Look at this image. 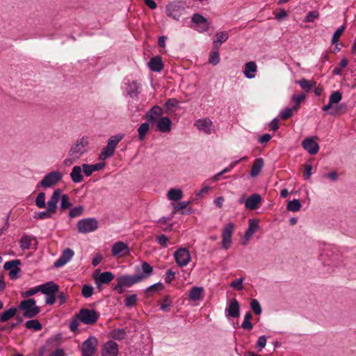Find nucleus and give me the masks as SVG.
I'll return each instance as SVG.
<instances>
[{"label":"nucleus","mask_w":356,"mask_h":356,"mask_svg":"<svg viewBox=\"0 0 356 356\" xmlns=\"http://www.w3.org/2000/svg\"><path fill=\"white\" fill-rule=\"evenodd\" d=\"M135 270L134 275H123L118 277L113 289L122 294L125 287H131L149 277L153 273V268L147 262L143 261L140 266L136 267Z\"/></svg>","instance_id":"f257e3e1"},{"label":"nucleus","mask_w":356,"mask_h":356,"mask_svg":"<svg viewBox=\"0 0 356 356\" xmlns=\"http://www.w3.org/2000/svg\"><path fill=\"white\" fill-rule=\"evenodd\" d=\"M18 309L23 311L22 316L26 318H34L40 312V308L37 306L36 301L33 298L21 301L18 305Z\"/></svg>","instance_id":"f03ea898"},{"label":"nucleus","mask_w":356,"mask_h":356,"mask_svg":"<svg viewBox=\"0 0 356 356\" xmlns=\"http://www.w3.org/2000/svg\"><path fill=\"white\" fill-rule=\"evenodd\" d=\"M63 175L60 171H52L47 174L40 182V186L47 188L56 185L63 179Z\"/></svg>","instance_id":"7ed1b4c3"},{"label":"nucleus","mask_w":356,"mask_h":356,"mask_svg":"<svg viewBox=\"0 0 356 356\" xmlns=\"http://www.w3.org/2000/svg\"><path fill=\"white\" fill-rule=\"evenodd\" d=\"M97 228L98 221L94 218L81 219L77 222L78 231L82 234L94 232Z\"/></svg>","instance_id":"20e7f679"},{"label":"nucleus","mask_w":356,"mask_h":356,"mask_svg":"<svg viewBox=\"0 0 356 356\" xmlns=\"http://www.w3.org/2000/svg\"><path fill=\"white\" fill-rule=\"evenodd\" d=\"M97 346L98 340L95 337L91 336L88 338L82 343V356H95L97 352Z\"/></svg>","instance_id":"39448f33"},{"label":"nucleus","mask_w":356,"mask_h":356,"mask_svg":"<svg viewBox=\"0 0 356 356\" xmlns=\"http://www.w3.org/2000/svg\"><path fill=\"white\" fill-rule=\"evenodd\" d=\"M88 145V138L82 137L72 146L69 152L70 157L78 159L86 152V147Z\"/></svg>","instance_id":"423d86ee"},{"label":"nucleus","mask_w":356,"mask_h":356,"mask_svg":"<svg viewBox=\"0 0 356 356\" xmlns=\"http://www.w3.org/2000/svg\"><path fill=\"white\" fill-rule=\"evenodd\" d=\"M81 322L86 325H92L95 323L98 318L99 315L95 310L81 309L77 314Z\"/></svg>","instance_id":"0eeeda50"},{"label":"nucleus","mask_w":356,"mask_h":356,"mask_svg":"<svg viewBox=\"0 0 356 356\" xmlns=\"http://www.w3.org/2000/svg\"><path fill=\"white\" fill-rule=\"evenodd\" d=\"M185 8L181 2H172L166 6V13L174 19L179 20L183 15Z\"/></svg>","instance_id":"6e6552de"},{"label":"nucleus","mask_w":356,"mask_h":356,"mask_svg":"<svg viewBox=\"0 0 356 356\" xmlns=\"http://www.w3.org/2000/svg\"><path fill=\"white\" fill-rule=\"evenodd\" d=\"M234 225L233 222L227 223L222 229V248L227 250L232 243V236L233 234Z\"/></svg>","instance_id":"1a4fd4ad"},{"label":"nucleus","mask_w":356,"mask_h":356,"mask_svg":"<svg viewBox=\"0 0 356 356\" xmlns=\"http://www.w3.org/2000/svg\"><path fill=\"white\" fill-rule=\"evenodd\" d=\"M177 264L181 266H186L191 261V254L186 248H181L174 253Z\"/></svg>","instance_id":"9d476101"},{"label":"nucleus","mask_w":356,"mask_h":356,"mask_svg":"<svg viewBox=\"0 0 356 356\" xmlns=\"http://www.w3.org/2000/svg\"><path fill=\"white\" fill-rule=\"evenodd\" d=\"M99 273V270H96L93 273V278L97 286L108 284L114 278V275L111 272L106 271L98 275Z\"/></svg>","instance_id":"9b49d317"},{"label":"nucleus","mask_w":356,"mask_h":356,"mask_svg":"<svg viewBox=\"0 0 356 356\" xmlns=\"http://www.w3.org/2000/svg\"><path fill=\"white\" fill-rule=\"evenodd\" d=\"M118 345L113 341H108L102 346V356H118Z\"/></svg>","instance_id":"f8f14e48"},{"label":"nucleus","mask_w":356,"mask_h":356,"mask_svg":"<svg viewBox=\"0 0 356 356\" xmlns=\"http://www.w3.org/2000/svg\"><path fill=\"white\" fill-rule=\"evenodd\" d=\"M61 190L60 188L56 189L52 193L50 199L47 202V207L48 211H51L53 213H55L57 210V204L60 198Z\"/></svg>","instance_id":"ddd939ff"},{"label":"nucleus","mask_w":356,"mask_h":356,"mask_svg":"<svg viewBox=\"0 0 356 356\" xmlns=\"http://www.w3.org/2000/svg\"><path fill=\"white\" fill-rule=\"evenodd\" d=\"M302 147L310 154L315 155L319 150L318 144L311 138H307L302 142Z\"/></svg>","instance_id":"4468645a"},{"label":"nucleus","mask_w":356,"mask_h":356,"mask_svg":"<svg viewBox=\"0 0 356 356\" xmlns=\"http://www.w3.org/2000/svg\"><path fill=\"white\" fill-rule=\"evenodd\" d=\"M74 252L70 248H66L63 250L61 256L54 262V267L60 268L65 265L74 256Z\"/></svg>","instance_id":"2eb2a0df"},{"label":"nucleus","mask_w":356,"mask_h":356,"mask_svg":"<svg viewBox=\"0 0 356 356\" xmlns=\"http://www.w3.org/2000/svg\"><path fill=\"white\" fill-rule=\"evenodd\" d=\"M163 113V108L159 106H153L145 115V119L147 122L152 123L156 122L159 117Z\"/></svg>","instance_id":"dca6fc26"},{"label":"nucleus","mask_w":356,"mask_h":356,"mask_svg":"<svg viewBox=\"0 0 356 356\" xmlns=\"http://www.w3.org/2000/svg\"><path fill=\"white\" fill-rule=\"evenodd\" d=\"M227 317L238 318L240 316V305L237 300L232 299L225 310Z\"/></svg>","instance_id":"f3484780"},{"label":"nucleus","mask_w":356,"mask_h":356,"mask_svg":"<svg viewBox=\"0 0 356 356\" xmlns=\"http://www.w3.org/2000/svg\"><path fill=\"white\" fill-rule=\"evenodd\" d=\"M191 21L193 23L200 25L199 31L200 32L207 31L209 29V24L207 18L198 13L193 15Z\"/></svg>","instance_id":"a211bd4d"},{"label":"nucleus","mask_w":356,"mask_h":356,"mask_svg":"<svg viewBox=\"0 0 356 356\" xmlns=\"http://www.w3.org/2000/svg\"><path fill=\"white\" fill-rule=\"evenodd\" d=\"M39 288L40 292L46 296L51 293H57L59 291V286L57 284H55L53 281L39 285Z\"/></svg>","instance_id":"6ab92c4d"},{"label":"nucleus","mask_w":356,"mask_h":356,"mask_svg":"<svg viewBox=\"0 0 356 356\" xmlns=\"http://www.w3.org/2000/svg\"><path fill=\"white\" fill-rule=\"evenodd\" d=\"M261 202V197L257 193L251 195L245 202V206L247 209L254 210L259 207Z\"/></svg>","instance_id":"aec40b11"},{"label":"nucleus","mask_w":356,"mask_h":356,"mask_svg":"<svg viewBox=\"0 0 356 356\" xmlns=\"http://www.w3.org/2000/svg\"><path fill=\"white\" fill-rule=\"evenodd\" d=\"M195 125L199 130L202 131L207 134H210L211 133L213 122L209 118L197 120L195 122Z\"/></svg>","instance_id":"412c9836"},{"label":"nucleus","mask_w":356,"mask_h":356,"mask_svg":"<svg viewBox=\"0 0 356 356\" xmlns=\"http://www.w3.org/2000/svg\"><path fill=\"white\" fill-rule=\"evenodd\" d=\"M172 122L168 117H162L157 120L156 127L162 133H168L171 130Z\"/></svg>","instance_id":"4be33fe9"},{"label":"nucleus","mask_w":356,"mask_h":356,"mask_svg":"<svg viewBox=\"0 0 356 356\" xmlns=\"http://www.w3.org/2000/svg\"><path fill=\"white\" fill-rule=\"evenodd\" d=\"M148 66L152 71L155 72H160L164 67L161 57L159 56L152 58L148 63Z\"/></svg>","instance_id":"5701e85b"},{"label":"nucleus","mask_w":356,"mask_h":356,"mask_svg":"<svg viewBox=\"0 0 356 356\" xmlns=\"http://www.w3.org/2000/svg\"><path fill=\"white\" fill-rule=\"evenodd\" d=\"M105 166L104 163H99L93 165L84 163L82 165V169L86 176H90L94 172L99 171Z\"/></svg>","instance_id":"b1692460"},{"label":"nucleus","mask_w":356,"mask_h":356,"mask_svg":"<svg viewBox=\"0 0 356 356\" xmlns=\"http://www.w3.org/2000/svg\"><path fill=\"white\" fill-rule=\"evenodd\" d=\"M189 204V201H183L179 202L177 205L174 207L173 213H175L178 211H180L181 213L183 215H189L192 213L193 209L188 207Z\"/></svg>","instance_id":"393cba45"},{"label":"nucleus","mask_w":356,"mask_h":356,"mask_svg":"<svg viewBox=\"0 0 356 356\" xmlns=\"http://www.w3.org/2000/svg\"><path fill=\"white\" fill-rule=\"evenodd\" d=\"M112 254L114 256L118 254H125L129 252V247L127 244L123 242H117L115 243L112 248Z\"/></svg>","instance_id":"a878e982"},{"label":"nucleus","mask_w":356,"mask_h":356,"mask_svg":"<svg viewBox=\"0 0 356 356\" xmlns=\"http://www.w3.org/2000/svg\"><path fill=\"white\" fill-rule=\"evenodd\" d=\"M229 35L226 31L217 32L216 34V39L213 40V49H219L220 46L223 42L228 40Z\"/></svg>","instance_id":"bb28decb"},{"label":"nucleus","mask_w":356,"mask_h":356,"mask_svg":"<svg viewBox=\"0 0 356 356\" xmlns=\"http://www.w3.org/2000/svg\"><path fill=\"white\" fill-rule=\"evenodd\" d=\"M257 65L254 62L250 61L245 64L244 69V74L248 79H253L255 77L257 72Z\"/></svg>","instance_id":"cd10ccee"},{"label":"nucleus","mask_w":356,"mask_h":356,"mask_svg":"<svg viewBox=\"0 0 356 356\" xmlns=\"http://www.w3.org/2000/svg\"><path fill=\"white\" fill-rule=\"evenodd\" d=\"M264 166V160L261 158L256 159L253 163L252 166V169L250 171V176L252 177H257L261 172L262 168Z\"/></svg>","instance_id":"c85d7f7f"},{"label":"nucleus","mask_w":356,"mask_h":356,"mask_svg":"<svg viewBox=\"0 0 356 356\" xmlns=\"http://www.w3.org/2000/svg\"><path fill=\"white\" fill-rule=\"evenodd\" d=\"M259 228L258 222L254 219L249 220L248 229L245 232V238L248 241Z\"/></svg>","instance_id":"c756f323"},{"label":"nucleus","mask_w":356,"mask_h":356,"mask_svg":"<svg viewBox=\"0 0 356 356\" xmlns=\"http://www.w3.org/2000/svg\"><path fill=\"white\" fill-rule=\"evenodd\" d=\"M203 288L200 286L193 287L188 294L191 300L196 301L202 298Z\"/></svg>","instance_id":"7c9ffc66"},{"label":"nucleus","mask_w":356,"mask_h":356,"mask_svg":"<svg viewBox=\"0 0 356 356\" xmlns=\"http://www.w3.org/2000/svg\"><path fill=\"white\" fill-rule=\"evenodd\" d=\"M70 177L74 183L81 182L83 179L81 174V168L79 165L74 166L70 173Z\"/></svg>","instance_id":"2f4dec72"},{"label":"nucleus","mask_w":356,"mask_h":356,"mask_svg":"<svg viewBox=\"0 0 356 356\" xmlns=\"http://www.w3.org/2000/svg\"><path fill=\"white\" fill-rule=\"evenodd\" d=\"M296 83L299 84L301 88L307 92H309L316 85V82L315 81H308L305 79H302L299 81H296Z\"/></svg>","instance_id":"473e14b6"},{"label":"nucleus","mask_w":356,"mask_h":356,"mask_svg":"<svg viewBox=\"0 0 356 356\" xmlns=\"http://www.w3.org/2000/svg\"><path fill=\"white\" fill-rule=\"evenodd\" d=\"M17 309L18 307H11L7 310H5L3 312L1 313L0 316L1 322H6L15 316Z\"/></svg>","instance_id":"72a5a7b5"},{"label":"nucleus","mask_w":356,"mask_h":356,"mask_svg":"<svg viewBox=\"0 0 356 356\" xmlns=\"http://www.w3.org/2000/svg\"><path fill=\"white\" fill-rule=\"evenodd\" d=\"M15 322L10 323L9 325L2 326L1 327V331L11 332L13 329L16 328L23 322L22 316L17 315L15 316Z\"/></svg>","instance_id":"f704fd0d"},{"label":"nucleus","mask_w":356,"mask_h":356,"mask_svg":"<svg viewBox=\"0 0 356 356\" xmlns=\"http://www.w3.org/2000/svg\"><path fill=\"white\" fill-rule=\"evenodd\" d=\"M127 336V332L125 329H115L110 332V337L115 340H122Z\"/></svg>","instance_id":"c9c22d12"},{"label":"nucleus","mask_w":356,"mask_h":356,"mask_svg":"<svg viewBox=\"0 0 356 356\" xmlns=\"http://www.w3.org/2000/svg\"><path fill=\"white\" fill-rule=\"evenodd\" d=\"M115 149L111 147L109 145L103 148L102 153L99 154V160H105L107 158L113 156L115 152Z\"/></svg>","instance_id":"e433bc0d"},{"label":"nucleus","mask_w":356,"mask_h":356,"mask_svg":"<svg viewBox=\"0 0 356 356\" xmlns=\"http://www.w3.org/2000/svg\"><path fill=\"white\" fill-rule=\"evenodd\" d=\"M25 327L29 330L39 331L42 330V324L36 319H30L25 323Z\"/></svg>","instance_id":"4c0bfd02"},{"label":"nucleus","mask_w":356,"mask_h":356,"mask_svg":"<svg viewBox=\"0 0 356 356\" xmlns=\"http://www.w3.org/2000/svg\"><path fill=\"white\" fill-rule=\"evenodd\" d=\"M183 193L180 189L172 188L168 193V197L170 200L178 201L182 198Z\"/></svg>","instance_id":"58836bf2"},{"label":"nucleus","mask_w":356,"mask_h":356,"mask_svg":"<svg viewBox=\"0 0 356 356\" xmlns=\"http://www.w3.org/2000/svg\"><path fill=\"white\" fill-rule=\"evenodd\" d=\"M164 289V285L161 282H157L156 284H154L149 286H148L145 289V293L147 294V296H150L152 293H156L158 291H160Z\"/></svg>","instance_id":"ea45409f"},{"label":"nucleus","mask_w":356,"mask_h":356,"mask_svg":"<svg viewBox=\"0 0 356 356\" xmlns=\"http://www.w3.org/2000/svg\"><path fill=\"white\" fill-rule=\"evenodd\" d=\"M124 136V135L123 134L112 136L108 138L107 144L115 149L118 144L122 140Z\"/></svg>","instance_id":"a19ab883"},{"label":"nucleus","mask_w":356,"mask_h":356,"mask_svg":"<svg viewBox=\"0 0 356 356\" xmlns=\"http://www.w3.org/2000/svg\"><path fill=\"white\" fill-rule=\"evenodd\" d=\"M149 129V125L148 122H144L140 125L138 129V138L140 140H143L145 138L147 133L148 132Z\"/></svg>","instance_id":"79ce46f5"},{"label":"nucleus","mask_w":356,"mask_h":356,"mask_svg":"<svg viewBox=\"0 0 356 356\" xmlns=\"http://www.w3.org/2000/svg\"><path fill=\"white\" fill-rule=\"evenodd\" d=\"M72 204L70 201V197L67 194L60 195V207L62 210H66L71 207Z\"/></svg>","instance_id":"37998d69"},{"label":"nucleus","mask_w":356,"mask_h":356,"mask_svg":"<svg viewBox=\"0 0 356 356\" xmlns=\"http://www.w3.org/2000/svg\"><path fill=\"white\" fill-rule=\"evenodd\" d=\"M301 208L300 202L298 200L294 199L288 202L286 205L287 210L290 211H298Z\"/></svg>","instance_id":"c03bdc74"},{"label":"nucleus","mask_w":356,"mask_h":356,"mask_svg":"<svg viewBox=\"0 0 356 356\" xmlns=\"http://www.w3.org/2000/svg\"><path fill=\"white\" fill-rule=\"evenodd\" d=\"M219 49H214L210 53L209 63L213 65H216L220 62Z\"/></svg>","instance_id":"a18cd8bd"},{"label":"nucleus","mask_w":356,"mask_h":356,"mask_svg":"<svg viewBox=\"0 0 356 356\" xmlns=\"http://www.w3.org/2000/svg\"><path fill=\"white\" fill-rule=\"evenodd\" d=\"M305 98L306 96L304 93L293 95L292 99L295 104L293 106L295 110H298L300 108V104L305 99Z\"/></svg>","instance_id":"49530a36"},{"label":"nucleus","mask_w":356,"mask_h":356,"mask_svg":"<svg viewBox=\"0 0 356 356\" xmlns=\"http://www.w3.org/2000/svg\"><path fill=\"white\" fill-rule=\"evenodd\" d=\"M138 86L136 81H132L127 88V93L131 97H136L138 95Z\"/></svg>","instance_id":"de8ad7c7"},{"label":"nucleus","mask_w":356,"mask_h":356,"mask_svg":"<svg viewBox=\"0 0 356 356\" xmlns=\"http://www.w3.org/2000/svg\"><path fill=\"white\" fill-rule=\"evenodd\" d=\"M19 245L22 250H28L31 245V238L28 235H24L22 236L19 241Z\"/></svg>","instance_id":"09e8293b"},{"label":"nucleus","mask_w":356,"mask_h":356,"mask_svg":"<svg viewBox=\"0 0 356 356\" xmlns=\"http://www.w3.org/2000/svg\"><path fill=\"white\" fill-rule=\"evenodd\" d=\"M35 205L40 208L43 209L46 207L45 204V193L43 192L39 193L35 198Z\"/></svg>","instance_id":"8fccbe9b"},{"label":"nucleus","mask_w":356,"mask_h":356,"mask_svg":"<svg viewBox=\"0 0 356 356\" xmlns=\"http://www.w3.org/2000/svg\"><path fill=\"white\" fill-rule=\"evenodd\" d=\"M94 292V288L91 285L84 284L82 286L81 289V295L86 298H88L91 297Z\"/></svg>","instance_id":"3c124183"},{"label":"nucleus","mask_w":356,"mask_h":356,"mask_svg":"<svg viewBox=\"0 0 356 356\" xmlns=\"http://www.w3.org/2000/svg\"><path fill=\"white\" fill-rule=\"evenodd\" d=\"M84 208L83 206H77L72 209L69 212V217L71 218H76L83 214Z\"/></svg>","instance_id":"603ef678"},{"label":"nucleus","mask_w":356,"mask_h":356,"mask_svg":"<svg viewBox=\"0 0 356 356\" xmlns=\"http://www.w3.org/2000/svg\"><path fill=\"white\" fill-rule=\"evenodd\" d=\"M345 29H346V26L343 25L336 30V31L334 33L332 38V44L337 43V42L339 40V38L343 34Z\"/></svg>","instance_id":"864d4df0"},{"label":"nucleus","mask_w":356,"mask_h":356,"mask_svg":"<svg viewBox=\"0 0 356 356\" xmlns=\"http://www.w3.org/2000/svg\"><path fill=\"white\" fill-rule=\"evenodd\" d=\"M20 261L19 259H14L9 261H7L3 265V268L5 270H9L10 271L12 269H15V268H19L18 265L20 264Z\"/></svg>","instance_id":"5fc2aeb1"},{"label":"nucleus","mask_w":356,"mask_h":356,"mask_svg":"<svg viewBox=\"0 0 356 356\" xmlns=\"http://www.w3.org/2000/svg\"><path fill=\"white\" fill-rule=\"evenodd\" d=\"M54 213L51 211H48V209H47L46 211H40L35 213L33 216V218L35 219H46V218H51L52 217V215Z\"/></svg>","instance_id":"6e6d98bb"},{"label":"nucleus","mask_w":356,"mask_h":356,"mask_svg":"<svg viewBox=\"0 0 356 356\" xmlns=\"http://www.w3.org/2000/svg\"><path fill=\"white\" fill-rule=\"evenodd\" d=\"M250 307L257 315H260L262 312V309L260 305V303L256 299L252 300L250 302Z\"/></svg>","instance_id":"4d7b16f0"},{"label":"nucleus","mask_w":356,"mask_h":356,"mask_svg":"<svg viewBox=\"0 0 356 356\" xmlns=\"http://www.w3.org/2000/svg\"><path fill=\"white\" fill-rule=\"evenodd\" d=\"M347 106L345 104H341L336 106L333 109H332L329 113L332 115H335L340 113H345L346 111Z\"/></svg>","instance_id":"13d9d810"},{"label":"nucleus","mask_w":356,"mask_h":356,"mask_svg":"<svg viewBox=\"0 0 356 356\" xmlns=\"http://www.w3.org/2000/svg\"><path fill=\"white\" fill-rule=\"evenodd\" d=\"M342 99V94L339 91H335L331 94L329 98L330 104H338Z\"/></svg>","instance_id":"bf43d9fd"},{"label":"nucleus","mask_w":356,"mask_h":356,"mask_svg":"<svg viewBox=\"0 0 356 356\" xmlns=\"http://www.w3.org/2000/svg\"><path fill=\"white\" fill-rule=\"evenodd\" d=\"M136 302L137 296L136 294H133L126 298L124 300V305L127 307H132L136 305Z\"/></svg>","instance_id":"052dcab7"},{"label":"nucleus","mask_w":356,"mask_h":356,"mask_svg":"<svg viewBox=\"0 0 356 356\" xmlns=\"http://www.w3.org/2000/svg\"><path fill=\"white\" fill-rule=\"evenodd\" d=\"M319 17V13L318 11H309L305 19H304V22H313L316 19L318 18Z\"/></svg>","instance_id":"680f3d73"},{"label":"nucleus","mask_w":356,"mask_h":356,"mask_svg":"<svg viewBox=\"0 0 356 356\" xmlns=\"http://www.w3.org/2000/svg\"><path fill=\"white\" fill-rule=\"evenodd\" d=\"M81 319H79L77 314H76L74 318L72 319L69 327L72 332H75L78 330Z\"/></svg>","instance_id":"e2e57ef3"},{"label":"nucleus","mask_w":356,"mask_h":356,"mask_svg":"<svg viewBox=\"0 0 356 356\" xmlns=\"http://www.w3.org/2000/svg\"><path fill=\"white\" fill-rule=\"evenodd\" d=\"M294 108H287L280 112V116L282 120H286L291 118L293 114Z\"/></svg>","instance_id":"0e129e2a"},{"label":"nucleus","mask_w":356,"mask_h":356,"mask_svg":"<svg viewBox=\"0 0 356 356\" xmlns=\"http://www.w3.org/2000/svg\"><path fill=\"white\" fill-rule=\"evenodd\" d=\"M348 65V60L346 58L341 59L339 67H336L333 70L332 73L334 75H340L341 74V70L344 67H346Z\"/></svg>","instance_id":"69168bd1"},{"label":"nucleus","mask_w":356,"mask_h":356,"mask_svg":"<svg viewBox=\"0 0 356 356\" xmlns=\"http://www.w3.org/2000/svg\"><path fill=\"white\" fill-rule=\"evenodd\" d=\"M38 292H40V288L39 286H37L34 288L30 289L26 291L22 292L21 296L23 298H28L36 294Z\"/></svg>","instance_id":"338daca9"},{"label":"nucleus","mask_w":356,"mask_h":356,"mask_svg":"<svg viewBox=\"0 0 356 356\" xmlns=\"http://www.w3.org/2000/svg\"><path fill=\"white\" fill-rule=\"evenodd\" d=\"M244 280L243 277H241L240 279H237L233 282H231L230 286L232 288H234L238 291H241L243 289V286L242 285V283Z\"/></svg>","instance_id":"774afa93"}]
</instances>
